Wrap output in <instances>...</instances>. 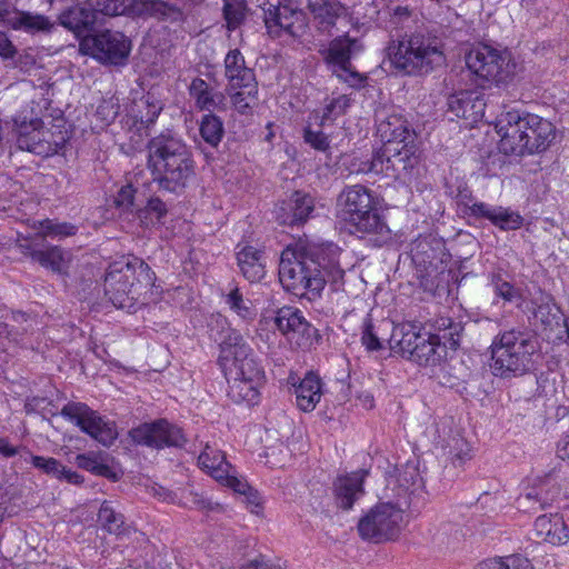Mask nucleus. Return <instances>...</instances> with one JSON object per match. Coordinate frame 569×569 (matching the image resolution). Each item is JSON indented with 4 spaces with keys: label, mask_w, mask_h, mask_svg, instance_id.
Segmentation results:
<instances>
[{
    "label": "nucleus",
    "mask_w": 569,
    "mask_h": 569,
    "mask_svg": "<svg viewBox=\"0 0 569 569\" xmlns=\"http://www.w3.org/2000/svg\"><path fill=\"white\" fill-rule=\"evenodd\" d=\"M60 415L103 446H110L118 437L113 422L104 420L97 411L82 402H69Z\"/></svg>",
    "instance_id": "ddd939ff"
},
{
    "label": "nucleus",
    "mask_w": 569,
    "mask_h": 569,
    "mask_svg": "<svg viewBox=\"0 0 569 569\" xmlns=\"http://www.w3.org/2000/svg\"><path fill=\"white\" fill-rule=\"evenodd\" d=\"M224 133L223 123L219 117L208 113L200 122V134L202 139L212 147H217Z\"/></svg>",
    "instance_id": "37998d69"
},
{
    "label": "nucleus",
    "mask_w": 569,
    "mask_h": 569,
    "mask_svg": "<svg viewBox=\"0 0 569 569\" xmlns=\"http://www.w3.org/2000/svg\"><path fill=\"white\" fill-rule=\"evenodd\" d=\"M525 123L526 112L519 110L502 111L497 117L495 128L500 137L499 149L502 153L515 156L528 153Z\"/></svg>",
    "instance_id": "4468645a"
},
{
    "label": "nucleus",
    "mask_w": 569,
    "mask_h": 569,
    "mask_svg": "<svg viewBox=\"0 0 569 569\" xmlns=\"http://www.w3.org/2000/svg\"><path fill=\"white\" fill-rule=\"evenodd\" d=\"M161 110L162 104L160 101L153 99L151 96L142 97L136 101L133 108L137 122L146 128L156 121Z\"/></svg>",
    "instance_id": "a19ab883"
},
{
    "label": "nucleus",
    "mask_w": 569,
    "mask_h": 569,
    "mask_svg": "<svg viewBox=\"0 0 569 569\" xmlns=\"http://www.w3.org/2000/svg\"><path fill=\"white\" fill-rule=\"evenodd\" d=\"M463 327L460 322H448V327L443 329L442 333H438L441 338V343L451 349H456L460 345Z\"/></svg>",
    "instance_id": "4d7b16f0"
},
{
    "label": "nucleus",
    "mask_w": 569,
    "mask_h": 569,
    "mask_svg": "<svg viewBox=\"0 0 569 569\" xmlns=\"http://www.w3.org/2000/svg\"><path fill=\"white\" fill-rule=\"evenodd\" d=\"M31 463L33 467L54 478L58 477V473L63 472V465L51 457L31 456Z\"/></svg>",
    "instance_id": "6e6d98bb"
},
{
    "label": "nucleus",
    "mask_w": 569,
    "mask_h": 569,
    "mask_svg": "<svg viewBox=\"0 0 569 569\" xmlns=\"http://www.w3.org/2000/svg\"><path fill=\"white\" fill-rule=\"evenodd\" d=\"M226 303L229 306L231 311L243 320H251L256 316V309L252 301L244 298L238 287L233 288L228 295H226Z\"/></svg>",
    "instance_id": "79ce46f5"
},
{
    "label": "nucleus",
    "mask_w": 569,
    "mask_h": 569,
    "mask_svg": "<svg viewBox=\"0 0 569 569\" xmlns=\"http://www.w3.org/2000/svg\"><path fill=\"white\" fill-rule=\"evenodd\" d=\"M351 104V98L347 94H340L332 98L323 108L322 122L333 120L342 116Z\"/></svg>",
    "instance_id": "864d4df0"
},
{
    "label": "nucleus",
    "mask_w": 569,
    "mask_h": 569,
    "mask_svg": "<svg viewBox=\"0 0 569 569\" xmlns=\"http://www.w3.org/2000/svg\"><path fill=\"white\" fill-rule=\"evenodd\" d=\"M319 267L320 263L306 251L287 248L280 258L279 280L296 296L319 295L326 284Z\"/></svg>",
    "instance_id": "423d86ee"
},
{
    "label": "nucleus",
    "mask_w": 569,
    "mask_h": 569,
    "mask_svg": "<svg viewBox=\"0 0 569 569\" xmlns=\"http://www.w3.org/2000/svg\"><path fill=\"white\" fill-rule=\"evenodd\" d=\"M60 22L77 34L84 32L96 22V14L90 7L76 6L60 16Z\"/></svg>",
    "instance_id": "c9c22d12"
},
{
    "label": "nucleus",
    "mask_w": 569,
    "mask_h": 569,
    "mask_svg": "<svg viewBox=\"0 0 569 569\" xmlns=\"http://www.w3.org/2000/svg\"><path fill=\"white\" fill-rule=\"evenodd\" d=\"M229 91L233 107L241 113H246L258 100V84L256 81L239 87H230Z\"/></svg>",
    "instance_id": "4c0bfd02"
},
{
    "label": "nucleus",
    "mask_w": 569,
    "mask_h": 569,
    "mask_svg": "<svg viewBox=\"0 0 569 569\" xmlns=\"http://www.w3.org/2000/svg\"><path fill=\"white\" fill-rule=\"evenodd\" d=\"M468 70L482 88L506 82L513 74L510 53L489 44L473 46L465 56Z\"/></svg>",
    "instance_id": "0eeeda50"
},
{
    "label": "nucleus",
    "mask_w": 569,
    "mask_h": 569,
    "mask_svg": "<svg viewBox=\"0 0 569 569\" xmlns=\"http://www.w3.org/2000/svg\"><path fill=\"white\" fill-rule=\"evenodd\" d=\"M423 336L420 333L417 325L410 322L399 323L392 329L389 345L393 352L408 359Z\"/></svg>",
    "instance_id": "cd10ccee"
},
{
    "label": "nucleus",
    "mask_w": 569,
    "mask_h": 569,
    "mask_svg": "<svg viewBox=\"0 0 569 569\" xmlns=\"http://www.w3.org/2000/svg\"><path fill=\"white\" fill-rule=\"evenodd\" d=\"M38 234L42 238H66L77 233L78 228L69 222L44 219L39 221Z\"/></svg>",
    "instance_id": "a18cd8bd"
},
{
    "label": "nucleus",
    "mask_w": 569,
    "mask_h": 569,
    "mask_svg": "<svg viewBox=\"0 0 569 569\" xmlns=\"http://www.w3.org/2000/svg\"><path fill=\"white\" fill-rule=\"evenodd\" d=\"M80 51L101 63L122 66L130 54L131 41L119 31L104 30L83 37Z\"/></svg>",
    "instance_id": "9b49d317"
},
{
    "label": "nucleus",
    "mask_w": 569,
    "mask_h": 569,
    "mask_svg": "<svg viewBox=\"0 0 569 569\" xmlns=\"http://www.w3.org/2000/svg\"><path fill=\"white\" fill-rule=\"evenodd\" d=\"M189 93L200 110H223L226 107L223 93L213 91L203 79H193L189 86Z\"/></svg>",
    "instance_id": "7c9ffc66"
},
{
    "label": "nucleus",
    "mask_w": 569,
    "mask_h": 569,
    "mask_svg": "<svg viewBox=\"0 0 569 569\" xmlns=\"http://www.w3.org/2000/svg\"><path fill=\"white\" fill-rule=\"evenodd\" d=\"M419 164V153L413 142L402 144L388 143L373 156V168L377 174L410 181Z\"/></svg>",
    "instance_id": "9d476101"
},
{
    "label": "nucleus",
    "mask_w": 569,
    "mask_h": 569,
    "mask_svg": "<svg viewBox=\"0 0 569 569\" xmlns=\"http://www.w3.org/2000/svg\"><path fill=\"white\" fill-rule=\"evenodd\" d=\"M264 21L269 29L279 27L292 37H300L307 27L303 11L293 7L289 0L281 2L274 11H270Z\"/></svg>",
    "instance_id": "412c9836"
},
{
    "label": "nucleus",
    "mask_w": 569,
    "mask_h": 569,
    "mask_svg": "<svg viewBox=\"0 0 569 569\" xmlns=\"http://www.w3.org/2000/svg\"><path fill=\"white\" fill-rule=\"evenodd\" d=\"M420 475L416 466L405 465L387 477L385 498L407 508L410 496L420 487Z\"/></svg>",
    "instance_id": "a211bd4d"
},
{
    "label": "nucleus",
    "mask_w": 569,
    "mask_h": 569,
    "mask_svg": "<svg viewBox=\"0 0 569 569\" xmlns=\"http://www.w3.org/2000/svg\"><path fill=\"white\" fill-rule=\"evenodd\" d=\"M224 76L230 87L256 81L252 69L248 68L242 53L238 49L230 50L224 58Z\"/></svg>",
    "instance_id": "2f4dec72"
},
{
    "label": "nucleus",
    "mask_w": 569,
    "mask_h": 569,
    "mask_svg": "<svg viewBox=\"0 0 569 569\" xmlns=\"http://www.w3.org/2000/svg\"><path fill=\"white\" fill-rule=\"evenodd\" d=\"M433 539L439 546L450 547L459 542L460 533L458 530H453L452 527H443L435 535Z\"/></svg>",
    "instance_id": "052dcab7"
},
{
    "label": "nucleus",
    "mask_w": 569,
    "mask_h": 569,
    "mask_svg": "<svg viewBox=\"0 0 569 569\" xmlns=\"http://www.w3.org/2000/svg\"><path fill=\"white\" fill-rule=\"evenodd\" d=\"M405 507L388 500L373 506L358 522L362 539L376 543L396 540L405 528Z\"/></svg>",
    "instance_id": "1a4fd4ad"
},
{
    "label": "nucleus",
    "mask_w": 569,
    "mask_h": 569,
    "mask_svg": "<svg viewBox=\"0 0 569 569\" xmlns=\"http://www.w3.org/2000/svg\"><path fill=\"white\" fill-rule=\"evenodd\" d=\"M167 206L166 203L158 197L150 198L146 208L140 211V218L143 219V214L153 213L156 216V220L159 222L161 218L167 214Z\"/></svg>",
    "instance_id": "680f3d73"
},
{
    "label": "nucleus",
    "mask_w": 569,
    "mask_h": 569,
    "mask_svg": "<svg viewBox=\"0 0 569 569\" xmlns=\"http://www.w3.org/2000/svg\"><path fill=\"white\" fill-rule=\"evenodd\" d=\"M274 323L290 343L299 348L310 345L313 328L299 309L295 307L280 308Z\"/></svg>",
    "instance_id": "f3484780"
},
{
    "label": "nucleus",
    "mask_w": 569,
    "mask_h": 569,
    "mask_svg": "<svg viewBox=\"0 0 569 569\" xmlns=\"http://www.w3.org/2000/svg\"><path fill=\"white\" fill-rule=\"evenodd\" d=\"M533 316L545 327H551L553 322L557 323L559 320V309L549 298H547L537 307Z\"/></svg>",
    "instance_id": "5fc2aeb1"
},
{
    "label": "nucleus",
    "mask_w": 569,
    "mask_h": 569,
    "mask_svg": "<svg viewBox=\"0 0 569 569\" xmlns=\"http://www.w3.org/2000/svg\"><path fill=\"white\" fill-rule=\"evenodd\" d=\"M237 260L242 276L250 282L260 281L266 273L263 254L253 246L237 247Z\"/></svg>",
    "instance_id": "c85d7f7f"
},
{
    "label": "nucleus",
    "mask_w": 569,
    "mask_h": 569,
    "mask_svg": "<svg viewBox=\"0 0 569 569\" xmlns=\"http://www.w3.org/2000/svg\"><path fill=\"white\" fill-rule=\"evenodd\" d=\"M492 223L502 230H517L522 224V218L513 211L497 207Z\"/></svg>",
    "instance_id": "3c124183"
},
{
    "label": "nucleus",
    "mask_w": 569,
    "mask_h": 569,
    "mask_svg": "<svg viewBox=\"0 0 569 569\" xmlns=\"http://www.w3.org/2000/svg\"><path fill=\"white\" fill-rule=\"evenodd\" d=\"M479 569H532L530 561L520 555L505 558L488 559L479 565Z\"/></svg>",
    "instance_id": "49530a36"
},
{
    "label": "nucleus",
    "mask_w": 569,
    "mask_h": 569,
    "mask_svg": "<svg viewBox=\"0 0 569 569\" xmlns=\"http://www.w3.org/2000/svg\"><path fill=\"white\" fill-rule=\"evenodd\" d=\"M362 345L366 346L368 350H379L381 349V342L378 338L371 318L367 316L363 320L362 325Z\"/></svg>",
    "instance_id": "13d9d810"
},
{
    "label": "nucleus",
    "mask_w": 569,
    "mask_h": 569,
    "mask_svg": "<svg viewBox=\"0 0 569 569\" xmlns=\"http://www.w3.org/2000/svg\"><path fill=\"white\" fill-rule=\"evenodd\" d=\"M490 283L497 297L503 299L506 302H511L519 298V290L516 289L510 282L502 279L499 273H493L490 278Z\"/></svg>",
    "instance_id": "603ef678"
},
{
    "label": "nucleus",
    "mask_w": 569,
    "mask_h": 569,
    "mask_svg": "<svg viewBox=\"0 0 569 569\" xmlns=\"http://www.w3.org/2000/svg\"><path fill=\"white\" fill-rule=\"evenodd\" d=\"M36 261L57 273H64L69 267L70 256L60 247L53 246L36 253Z\"/></svg>",
    "instance_id": "58836bf2"
},
{
    "label": "nucleus",
    "mask_w": 569,
    "mask_h": 569,
    "mask_svg": "<svg viewBox=\"0 0 569 569\" xmlns=\"http://www.w3.org/2000/svg\"><path fill=\"white\" fill-rule=\"evenodd\" d=\"M147 167L159 188L173 193L183 191L194 176V161L188 146L169 134L149 141Z\"/></svg>",
    "instance_id": "f03ea898"
},
{
    "label": "nucleus",
    "mask_w": 569,
    "mask_h": 569,
    "mask_svg": "<svg viewBox=\"0 0 569 569\" xmlns=\"http://www.w3.org/2000/svg\"><path fill=\"white\" fill-rule=\"evenodd\" d=\"M98 521L110 533L121 535L124 532V517L117 511L111 501H103L98 512Z\"/></svg>",
    "instance_id": "ea45409f"
},
{
    "label": "nucleus",
    "mask_w": 569,
    "mask_h": 569,
    "mask_svg": "<svg viewBox=\"0 0 569 569\" xmlns=\"http://www.w3.org/2000/svg\"><path fill=\"white\" fill-rule=\"evenodd\" d=\"M76 461L78 467L97 476L110 478L113 475L111 468L108 466L102 455L94 452L82 453L77 456Z\"/></svg>",
    "instance_id": "c03bdc74"
},
{
    "label": "nucleus",
    "mask_w": 569,
    "mask_h": 569,
    "mask_svg": "<svg viewBox=\"0 0 569 569\" xmlns=\"http://www.w3.org/2000/svg\"><path fill=\"white\" fill-rule=\"evenodd\" d=\"M485 103L475 91H459L449 96L448 110L457 118L476 122L483 116Z\"/></svg>",
    "instance_id": "393cba45"
},
{
    "label": "nucleus",
    "mask_w": 569,
    "mask_h": 569,
    "mask_svg": "<svg viewBox=\"0 0 569 569\" xmlns=\"http://www.w3.org/2000/svg\"><path fill=\"white\" fill-rule=\"evenodd\" d=\"M558 488L550 478L535 477L517 498V507L523 512H538L549 507L558 496Z\"/></svg>",
    "instance_id": "6ab92c4d"
},
{
    "label": "nucleus",
    "mask_w": 569,
    "mask_h": 569,
    "mask_svg": "<svg viewBox=\"0 0 569 569\" xmlns=\"http://www.w3.org/2000/svg\"><path fill=\"white\" fill-rule=\"evenodd\" d=\"M392 66L409 76L428 74L446 63L442 41L430 33L405 36L388 48Z\"/></svg>",
    "instance_id": "7ed1b4c3"
},
{
    "label": "nucleus",
    "mask_w": 569,
    "mask_h": 569,
    "mask_svg": "<svg viewBox=\"0 0 569 569\" xmlns=\"http://www.w3.org/2000/svg\"><path fill=\"white\" fill-rule=\"evenodd\" d=\"M340 216L351 232L388 237L390 230L376 208L370 191L359 184L347 187L339 196Z\"/></svg>",
    "instance_id": "39448f33"
},
{
    "label": "nucleus",
    "mask_w": 569,
    "mask_h": 569,
    "mask_svg": "<svg viewBox=\"0 0 569 569\" xmlns=\"http://www.w3.org/2000/svg\"><path fill=\"white\" fill-rule=\"evenodd\" d=\"M496 210H497V207H490L483 202H479V203H473L471 207H470V211H471V214L472 216H476V217H481V218H487L489 219L491 222L493 220V216L496 213Z\"/></svg>",
    "instance_id": "338daca9"
},
{
    "label": "nucleus",
    "mask_w": 569,
    "mask_h": 569,
    "mask_svg": "<svg viewBox=\"0 0 569 569\" xmlns=\"http://www.w3.org/2000/svg\"><path fill=\"white\" fill-rule=\"evenodd\" d=\"M132 8L140 16L159 19H177L180 16V11L177 8L161 0H137Z\"/></svg>",
    "instance_id": "e433bc0d"
},
{
    "label": "nucleus",
    "mask_w": 569,
    "mask_h": 569,
    "mask_svg": "<svg viewBox=\"0 0 569 569\" xmlns=\"http://www.w3.org/2000/svg\"><path fill=\"white\" fill-rule=\"evenodd\" d=\"M315 209L311 196L296 191L289 200L282 202L277 211L278 220L283 224H299L308 220Z\"/></svg>",
    "instance_id": "5701e85b"
},
{
    "label": "nucleus",
    "mask_w": 569,
    "mask_h": 569,
    "mask_svg": "<svg viewBox=\"0 0 569 569\" xmlns=\"http://www.w3.org/2000/svg\"><path fill=\"white\" fill-rule=\"evenodd\" d=\"M104 292L114 307L134 311L158 301L161 290L156 286V274L148 263L138 257L127 256L109 264Z\"/></svg>",
    "instance_id": "f257e3e1"
},
{
    "label": "nucleus",
    "mask_w": 569,
    "mask_h": 569,
    "mask_svg": "<svg viewBox=\"0 0 569 569\" xmlns=\"http://www.w3.org/2000/svg\"><path fill=\"white\" fill-rule=\"evenodd\" d=\"M6 21L9 27L14 30H23L26 32H49L53 23L43 14L32 13L29 11H14L8 13L7 6L0 1V22Z\"/></svg>",
    "instance_id": "4be33fe9"
},
{
    "label": "nucleus",
    "mask_w": 569,
    "mask_h": 569,
    "mask_svg": "<svg viewBox=\"0 0 569 569\" xmlns=\"http://www.w3.org/2000/svg\"><path fill=\"white\" fill-rule=\"evenodd\" d=\"M453 458L459 465L471 459V447L462 439L456 441Z\"/></svg>",
    "instance_id": "69168bd1"
},
{
    "label": "nucleus",
    "mask_w": 569,
    "mask_h": 569,
    "mask_svg": "<svg viewBox=\"0 0 569 569\" xmlns=\"http://www.w3.org/2000/svg\"><path fill=\"white\" fill-rule=\"evenodd\" d=\"M445 355V346H442L439 335L428 333L422 337L408 359L420 366H436Z\"/></svg>",
    "instance_id": "c756f323"
},
{
    "label": "nucleus",
    "mask_w": 569,
    "mask_h": 569,
    "mask_svg": "<svg viewBox=\"0 0 569 569\" xmlns=\"http://www.w3.org/2000/svg\"><path fill=\"white\" fill-rule=\"evenodd\" d=\"M12 321L14 323H4L0 326L3 331L0 336L4 335L9 340L18 341L19 337L26 333L30 329L31 325L29 323L28 316L21 311L12 312Z\"/></svg>",
    "instance_id": "8fccbe9b"
},
{
    "label": "nucleus",
    "mask_w": 569,
    "mask_h": 569,
    "mask_svg": "<svg viewBox=\"0 0 569 569\" xmlns=\"http://www.w3.org/2000/svg\"><path fill=\"white\" fill-rule=\"evenodd\" d=\"M305 141L318 151H326L329 148L328 137L320 130L306 128L303 133Z\"/></svg>",
    "instance_id": "bf43d9fd"
},
{
    "label": "nucleus",
    "mask_w": 569,
    "mask_h": 569,
    "mask_svg": "<svg viewBox=\"0 0 569 569\" xmlns=\"http://www.w3.org/2000/svg\"><path fill=\"white\" fill-rule=\"evenodd\" d=\"M537 538L553 546L565 545L569 540V529L558 513L539 516L533 523Z\"/></svg>",
    "instance_id": "b1692460"
},
{
    "label": "nucleus",
    "mask_w": 569,
    "mask_h": 569,
    "mask_svg": "<svg viewBox=\"0 0 569 569\" xmlns=\"http://www.w3.org/2000/svg\"><path fill=\"white\" fill-rule=\"evenodd\" d=\"M297 406L306 412L312 411L321 398V382L317 375L308 373L295 389Z\"/></svg>",
    "instance_id": "473e14b6"
},
{
    "label": "nucleus",
    "mask_w": 569,
    "mask_h": 569,
    "mask_svg": "<svg viewBox=\"0 0 569 569\" xmlns=\"http://www.w3.org/2000/svg\"><path fill=\"white\" fill-rule=\"evenodd\" d=\"M350 172L352 173H376L377 174V169L373 168V158L371 160H366V161H361V160H352V162L350 163Z\"/></svg>",
    "instance_id": "774afa93"
},
{
    "label": "nucleus",
    "mask_w": 569,
    "mask_h": 569,
    "mask_svg": "<svg viewBox=\"0 0 569 569\" xmlns=\"http://www.w3.org/2000/svg\"><path fill=\"white\" fill-rule=\"evenodd\" d=\"M246 11L244 0H224L223 16L228 30H236L242 23Z\"/></svg>",
    "instance_id": "de8ad7c7"
},
{
    "label": "nucleus",
    "mask_w": 569,
    "mask_h": 569,
    "mask_svg": "<svg viewBox=\"0 0 569 569\" xmlns=\"http://www.w3.org/2000/svg\"><path fill=\"white\" fill-rule=\"evenodd\" d=\"M377 132L383 146L415 141L413 132L410 130L408 121L399 114H390L380 120L377 126Z\"/></svg>",
    "instance_id": "bb28decb"
},
{
    "label": "nucleus",
    "mask_w": 569,
    "mask_h": 569,
    "mask_svg": "<svg viewBox=\"0 0 569 569\" xmlns=\"http://www.w3.org/2000/svg\"><path fill=\"white\" fill-rule=\"evenodd\" d=\"M526 144L528 154L546 151L556 140L555 124L538 114L526 112Z\"/></svg>",
    "instance_id": "aec40b11"
},
{
    "label": "nucleus",
    "mask_w": 569,
    "mask_h": 569,
    "mask_svg": "<svg viewBox=\"0 0 569 569\" xmlns=\"http://www.w3.org/2000/svg\"><path fill=\"white\" fill-rule=\"evenodd\" d=\"M490 350L493 375L508 378L521 376L530 369L537 342L525 332L512 329L498 335Z\"/></svg>",
    "instance_id": "20e7f679"
},
{
    "label": "nucleus",
    "mask_w": 569,
    "mask_h": 569,
    "mask_svg": "<svg viewBox=\"0 0 569 569\" xmlns=\"http://www.w3.org/2000/svg\"><path fill=\"white\" fill-rule=\"evenodd\" d=\"M134 190L132 186L122 187L114 199V203L119 208L130 209L133 204Z\"/></svg>",
    "instance_id": "0e129e2a"
},
{
    "label": "nucleus",
    "mask_w": 569,
    "mask_h": 569,
    "mask_svg": "<svg viewBox=\"0 0 569 569\" xmlns=\"http://www.w3.org/2000/svg\"><path fill=\"white\" fill-rule=\"evenodd\" d=\"M220 348L219 361L224 376L263 381L264 371L239 331L228 329L220 341Z\"/></svg>",
    "instance_id": "6e6552de"
},
{
    "label": "nucleus",
    "mask_w": 569,
    "mask_h": 569,
    "mask_svg": "<svg viewBox=\"0 0 569 569\" xmlns=\"http://www.w3.org/2000/svg\"><path fill=\"white\" fill-rule=\"evenodd\" d=\"M202 470L223 486L232 488L236 492L248 490V483L237 477L234 468L226 460L224 453L218 448L207 443L198 457Z\"/></svg>",
    "instance_id": "dca6fc26"
},
{
    "label": "nucleus",
    "mask_w": 569,
    "mask_h": 569,
    "mask_svg": "<svg viewBox=\"0 0 569 569\" xmlns=\"http://www.w3.org/2000/svg\"><path fill=\"white\" fill-rule=\"evenodd\" d=\"M363 49L362 43L349 36L333 39L326 51V60L330 64L332 73L351 88H360L366 80L352 66L350 60Z\"/></svg>",
    "instance_id": "f8f14e48"
},
{
    "label": "nucleus",
    "mask_w": 569,
    "mask_h": 569,
    "mask_svg": "<svg viewBox=\"0 0 569 569\" xmlns=\"http://www.w3.org/2000/svg\"><path fill=\"white\" fill-rule=\"evenodd\" d=\"M307 2L309 11L322 30L333 27L343 10L338 0H307Z\"/></svg>",
    "instance_id": "72a5a7b5"
},
{
    "label": "nucleus",
    "mask_w": 569,
    "mask_h": 569,
    "mask_svg": "<svg viewBox=\"0 0 569 569\" xmlns=\"http://www.w3.org/2000/svg\"><path fill=\"white\" fill-rule=\"evenodd\" d=\"M229 389L228 396L237 403L247 402L248 405H256L259 399V388L262 381H251L249 379H241V377L226 376Z\"/></svg>",
    "instance_id": "f704fd0d"
},
{
    "label": "nucleus",
    "mask_w": 569,
    "mask_h": 569,
    "mask_svg": "<svg viewBox=\"0 0 569 569\" xmlns=\"http://www.w3.org/2000/svg\"><path fill=\"white\" fill-rule=\"evenodd\" d=\"M318 262L320 263V273L326 282H330L333 290L342 289L345 283V270L339 266L338 261L322 258V261Z\"/></svg>",
    "instance_id": "09e8293b"
},
{
    "label": "nucleus",
    "mask_w": 569,
    "mask_h": 569,
    "mask_svg": "<svg viewBox=\"0 0 569 569\" xmlns=\"http://www.w3.org/2000/svg\"><path fill=\"white\" fill-rule=\"evenodd\" d=\"M366 476V470H358L337 478L335 481V498L340 508L350 509L353 502L363 493L362 485Z\"/></svg>",
    "instance_id": "a878e982"
},
{
    "label": "nucleus",
    "mask_w": 569,
    "mask_h": 569,
    "mask_svg": "<svg viewBox=\"0 0 569 569\" xmlns=\"http://www.w3.org/2000/svg\"><path fill=\"white\" fill-rule=\"evenodd\" d=\"M130 437L138 445L156 449L181 447L186 442L182 430L164 419L133 428Z\"/></svg>",
    "instance_id": "2eb2a0df"
},
{
    "label": "nucleus",
    "mask_w": 569,
    "mask_h": 569,
    "mask_svg": "<svg viewBox=\"0 0 569 569\" xmlns=\"http://www.w3.org/2000/svg\"><path fill=\"white\" fill-rule=\"evenodd\" d=\"M97 113L107 122H111L119 113V106L112 100H104L99 104Z\"/></svg>",
    "instance_id": "e2e57ef3"
}]
</instances>
